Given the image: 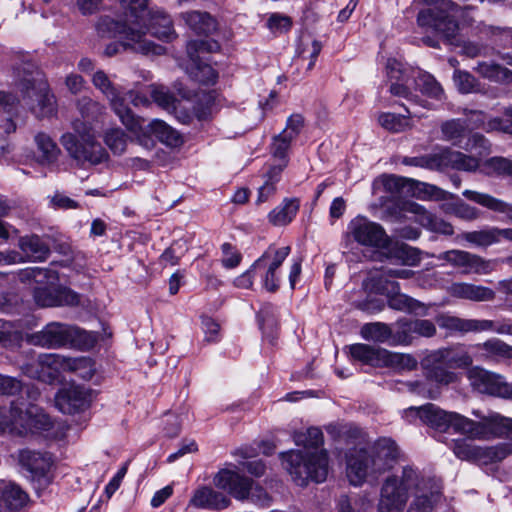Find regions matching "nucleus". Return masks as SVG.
I'll return each mask as SVG.
<instances>
[{
	"instance_id": "nucleus-29",
	"label": "nucleus",
	"mask_w": 512,
	"mask_h": 512,
	"mask_svg": "<svg viewBox=\"0 0 512 512\" xmlns=\"http://www.w3.org/2000/svg\"><path fill=\"white\" fill-rule=\"evenodd\" d=\"M447 291L453 297L475 302L491 301L495 298V292L492 289L466 282L452 283Z\"/></svg>"
},
{
	"instance_id": "nucleus-25",
	"label": "nucleus",
	"mask_w": 512,
	"mask_h": 512,
	"mask_svg": "<svg viewBox=\"0 0 512 512\" xmlns=\"http://www.w3.org/2000/svg\"><path fill=\"white\" fill-rule=\"evenodd\" d=\"M26 395L25 399L21 397L12 401L10 409L13 429L21 436L32 432V402L29 389L26 390Z\"/></svg>"
},
{
	"instance_id": "nucleus-1",
	"label": "nucleus",
	"mask_w": 512,
	"mask_h": 512,
	"mask_svg": "<svg viewBox=\"0 0 512 512\" xmlns=\"http://www.w3.org/2000/svg\"><path fill=\"white\" fill-rule=\"evenodd\" d=\"M413 492L414 499L407 512H432L442 496L441 481L424 477L410 467H404L401 475L388 477L382 487L378 503L379 512H402Z\"/></svg>"
},
{
	"instance_id": "nucleus-59",
	"label": "nucleus",
	"mask_w": 512,
	"mask_h": 512,
	"mask_svg": "<svg viewBox=\"0 0 512 512\" xmlns=\"http://www.w3.org/2000/svg\"><path fill=\"white\" fill-rule=\"evenodd\" d=\"M150 95L154 102L160 107L166 110L176 109V98L174 95L164 86L151 85Z\"/></svg>"
},
{
	"instance_id": "nucleus-36",
	"label": "nucleus",
	"mask_w": 512,
	"mask_h": 512,
	"mask_svg": "<svg viewBox=\"0 0 512 512\" xmlns=\"http://www.w3.org/2000/svg\"><path fill=\"white\" fill-rule=\"evenodd\" d=\"M191 503L196 507L222 509L228 506L229 499L211 488L202 487L195 492Z\"/></svg>"
},
{
	"instance_id": "nucleus-35",
	"label": "nucleus",
	"mask_w": 512,
	"mask_h": 512,
	"mask_svg": "<svg viewBox=\"0 0 512 512\" xmlns=\"http://www.w3.org/2000/svg\"><path fill=\"white\" fill-rule=\"evenodd\" d=\"M351 357L363 364L381 367L384 348L369 344L357 343L349 348Z\"/></svg>"
},
{
	"instance_id": "nucleus-55",
	"label": "nucleus",
	"mask_w": 512,
	"mask_h": 512,
	"mask_svg": "<svg viewBox=\"0 0 512 512\" xmlns=\"http://www.w3.org/2000/svg\"><path fill=\"white\" fill-rule=\"evenodd\" d=\"M14 84L22 93H29L32 84V64L29 60L16 64L13 69Z\"/></svg>"
},
{
	"instance_id": "nucleus-17",
	"label": "nucleus",
	"mask_w": 512,
	"mask_h": 512,
	"mask_svg": "<svg viewBox=\"0 0 512 512\" xmlns=\"http://www.w3.org/2000/svg\"><path fill=\"white\" fill-rule=\"evenodd\" d=\"M451 266L461 269L462 274H489L495 269V262L465 250L452 249L438 256Z\"/></svg>"
},
{
	"instance_id": "nucleus-4",
	"label": "nucleus",
	"mask_w": 512,
	"mask_h": 512,
	"mask_svg": "<svg viewBox=\"0 0 512 512\" xmlns=\"http://www.w3.org/2000/svg\"><path fill=\"white\" fill-rule=\"evenodd\" d=\"M417 3L428 6L421 9L417 15V24L428 28L451 42L459 32V25L471 26L474 18L471 13L475 7L466 5L460 7L452 0H415Z\"/></svg>"
},
{
	"instance_id": "nucleus-46",
	"label": "nucleus",
	"mask_w": 512,
	"mask_h": 512,
	"mask_svg": "<svg viewBox=\"0 0 512 512\" xmlns=\"http://www.w3.org/2000/svg\"><path fill=\"white\" fill-rule=\"evenodd\" d=\"M436 323L441 329L447 331L449 335L456 333L465 334L470 332V319H464L448 313L439 314L436 317Z\"/></svg>"
},
{
	"instance_id": "nucleus-49",
	"label": "nucleus",
	"mask_w": 512,
	"mask_h": 512,
	"mask_svg": "<svg viewBox=\"0 0 512 512\" xmlns=\"http://www.w3.org/2000/svg\"><path fill=\"white\" fill-rule=\"evenodd\" d=\"M453 81L458 91L462 94L481 93L484 91L481 83L467 71L455 70Z\"/></svg>"
},
{
	"instance_id": "nucleus-56",
	"label": "nucleus",
	"mask_w": 512,
	"mask_h": 512,
	"mask_svg": "<svg viewBox=\"0 0 512 512\" xmlns=\"http://www.w3.org/2000/svg\"><path fill=\"white\" fill-rule=\"evenodd\" d=\"M411 116L398 115L394 113H382L378 117L379 124L391 131V132H402L410 128L409 118Z\"/></svg>"
},
{
	"instance_id": "nucleus-57",
	"label": "nucleus",
	"mask_w": 512,
	"mask_h": 512,
	"mask_svg": "<svg viewBox=\"0 0 512 512\" xmlns=\"http://www.w3.org/2000/svg\"><path fill=\"white\" fill-rule=\"evenodd\" d=\"M215 106V98L212 93H203L198 97L193 106V114L199 121L207 120L211 117Z\"/></svg>"
},
{
	"instance_id": "nucleus-51",
	"label": "nucleus",
	"mask_w": 512,
	"mask_h": 512,
	"mask_svg": "<svg viewBox=\"0 0 512 512\" xmlns=\"http://www.w3.org/2000/svg\"><path fill=\"white\" fill-rule=\"evenodd\" d=\"M388 305L392 309L409 313H419V309H424V304L406 294L400 293L399 290L388 296Z\"/></svg>"
},
{
	"instance_id": "nucleus-53",
	"label": "nucleus",
	"mask_w": 512,
	"mask_h": 512,
	"mask_svg": "<svg viewBox=\"0 0 512 512\" xmlns=\"http://www.w3.org/2000/svg\"><path fill=\"white\" fill-rule=\"evenodd\" d=\"M77 109L86 120H98L105 112V106L88 96L77 100Z\"/></svg>"
},
{
	"instance_id": "nucleus-63",
	"label": "nucleus",
	"mask_w": 512,
	"mask_h": 512,
	"mask_svg": "<svg viewBox=\"0 0 512 512\" xmlns=\"http://www.w3.org/2000/svg\"><path fill=\"white\" fill-rule=\"evenodd\" d=\"M291 136H287V133L281 132L278 136L274 137L271 151L274 157L279 160H287V152L292 142Z\"/></svg>"
},
{
	"instance_id": "nucleus-12",
	"label": "nucleus",
	"mask_w": 512,
	"mask_h": 512,
	"mask_svg": "<svg viewBox=\"0 0 512 512\" xmlns=\"http://www.w3.org/2000/svg\"><path fill=\"white\" fill-rule=\"evenodd\" d=\"M290 246L276 248L269 246L267 250L252 264V271H257L262 286L268 292H276L280 287V266L289 256Z\"/></svg>"
},
{
	"instance_id": "nucleus-15",
	"label": "nucleus",
	"mask_w": 512,
	"mask_h": 512,
	"mask_svg": "<svg viewBox=\"0 0 512 512\" xmlns=\"http://www.w3.org/2000/svg\"><path fill=\"white\" fill-rule=\"evenodd\" d=\"M470 384L479 392L512 400V383L500 374L475 366L467 373Z\"/></svg>"
},
{
	"instance_id": "nucleus-52",
	"label": "nucleus",
	"mask_w": 512,
	"mask_h": 512,
	"mask_svg": "<svg viewBox=\"0 0 512 512\" xmlns=\"http://www.w3.org/2000/svg\"><path fill=\"white\" fill-rule=\"evenodd\" d=\"M103 140L115 155H122L126 151L128 136L120 128L107 129L104 133Z\"/></svg>"
},
{
	"instance_id": "nucleus-41",
	"label": "nucleus",
	"mask_w": 512,
	"mask_h": 512,
	"mask_svg": "<svg viewBox=\"0 0 512 512\" xmlns=\"http://www.w3.org/2000/svg\"><path fill=\"white\" fill-rule=\"evenodd\" d=\"M417 360L410 354L392 352L384 348L381 367L391 368L397 371H411L416 369Z\"/></svg>"
},
{
	"instance_id": "nucleus-14",
	"label": "nucleus",
	"mask_w": 512,
	"mask_h": 512,
	"mask_svg": "<svg viewBox=\"0 0 512 512\" xmlns=\"http://www.w3.org/2000/svg\"><path fill=\"white\" fill-rule=\"evenodd\" d=\"M61 142L69 155L78 162L99 164L107 158L105 149L96 141L95 135L78 139L74 134L66 133Z\"/></svg>"
},
{
	"instance_id": "nucleus-64",
	"label": "nucleus",
	"mask_w": 512,
	"mask_h": 512,
	"mask_svg": "<svg viewBox=\"0 0 512 512\" xmlns=\"http://www.w3.org/2000/svg\"><path fill=\"white\" fill-rule=\"evenodd\" d=\"M292 21L288 16L274 13L267 21L268 29L274 34L285 33L290 30Z\"/></svg>"
},
{
	"instance_id": "nucleus-61",
	"label": "nucleus",
	"mask_w": 512,
	"mask_h": 512,
	"mask_svg": "<svg viewBox=\"0 0 512 512\" xmlns=\"http://www.w3.org/2000/svg\"><path fill=\"white\" fill-rule=\"evenodd\" d=\"M20 249L23 254L13 251L6 256L0 255V263L4 264H12L29 261L30 253L32 252V240L31 239H21L19 243Z\"/></svg>"
},
{
	"instance_id": "nucleus-21",
	"label": "nucleus",
	"mask_w": 512,
	"mask_h": 512,
	"mask_svg": "<svg viewBox=\"0 0 512 512\" xmlns=\"http://www.w3.org/2000/svg\"><path fill=\"white\" fill-rule=\"evenodd\" d=\"M89 392L76 385L61 389L55 396V404L57 408L65 414H74L89 406Z\"/></svg>"
},
{
	"instance_id": "nucleus-54",
	"label": "nucleus",
	"mask_w": 512,
	"mask_h": 512,
	"mask_svg": "<svg viewBox=\"0 0 512 512\" xmlns=\"http://www.w3.org/2000/svg\"><path fill=\"white\" fill-rule=\"evenodd\" d=\"M402 163L408 166H416L432 170L441 169V148L436 149L430 154L415 157H405Z\"/></svg>"
},
{
	"instance_id": "nucleus-9",
	"label": "nucleus",
	"mask_w": 512,
	"mask_h": 512,
	"mask_svg": "<svg viewBox=\"0 0 512 512\" xmlns=\"http://www.w3.org/2000/svg\"><path fill=\"white\" fill-rule=\"evenodd\" d=\"M41 370L39 379L45 382H54L59 378V370L73 372L83 380H90L95 374L94 363L89 358H65L60 355H46L44 359L39 357Z\"/></svg>"
},
{
	"instance_id": "nucleus-62",
	"label": "nucleus",
	"mask_w": 512,
	"mask_h": 512,
	"mask_svg": "<svg viewBox=\"0 0 512 512\" xmlns=\"http://www.w3.org/2000/svg\"><path fill=\"white\" fill-rule=\"evenodd\" d=\"M55 242L56 239L52 235H46L43 239L34 235V261L45 260L50 253V248L54 246Z\"/></svg>"
},
{
	"instance_id": "nucleus-7",
	"label": "nucleus",
	"mask_w": 512,
	"mask_h": 512,
	"mask_svg": "<svg viewBox=\"0 0 512 512\" xmlns=\"http://www.w3.org/2000/svg\"><path fill=\"white\" fill-rule=\"evenodd\" d=\"M58 273L51 268L34 267V303L41 307L78 306L81 296L58 284Z\"/></svg>"
},
{
	"instance_id": "nucleus-13",
	"label": "nucleus",
	"mask_w": 512,
	"mask_h": 512,
	"mask_svg": "<svg viewBox=\"0 0 512 512\" xmlns=\"http://www.w3.org/2000/svg\"><path fill=\"white\" fill-rule=\"evenodd\" d=\"M91 81L94 87L107 97L112 110L119 117L121 123L131 130H135L138 126L134 113L125 105V98L120 96L109 76L103 70H98L92 75Z\"/></svg>"
},
{
	"instance_id": "nucleus-22",
	"label": "nucleus",
	"mask_w": 512,
	"mask_h": 512,
	"mask_svg": "<svg viewBox=\"0 0 512 512\" xmlns=\"http://www.w3.org/2000/svg\"><path fill=\"white\" fill-rule=\"evenodd\" d=\"M34 109L37 108L38 117H51L56 114V97L51 92L44 74L34 70Z\"/></svg>"
},
{
	"instance_id": "nucleus-19",
	"label": "nucleus",
	"mask_w": 512,
	"mask_h": 512,
	"mask_svg": "<svg viewBox=\"0 0 512 512\" xmlns=\"http://www.w3.org/2000/svg\"><path fill=\"white\" fill-rule=\"evenodd\" d=\"M79 330L76 327L52 322L47 324L41 331L34 333V345L48 348H58L71 343Z\"/></svg>"
},
{
	"instance_id": "nucleus-3",
	"label": "nucleus",
	"mask_w": 512,
	"mask_h": 512,
	"mask_svg": "<svg viewBox=\"0 0 512 512\" xmlns=\"http://www.w3.org/2000/svg\"><path fill=\"white\" fill-rule=\"evenodd\" d=\"M386 70L391 81L390 93L393 96L404 98L410 103V107H406L410 116L422 118L424 114L418 108L432 109L431 104L415 95L412 88L419 90L422 95L431 99L438 101L444 99V90L433 75L422 71H418L416 75H410V71L396 59H388ZM411 72L415 73L414 71Z\"/></svg>"
},
{
	"instance_id": "nucleus-50",
	"label": "nucleus",
	"mask_w": 512,
	"mask_h": 512,
	"mask_svg": "<svg viewBox=\"0 0 512 512\" xmlns=\"http://www.w3.org/2000/svg\"><path fill=\"white\" fill-rule=\"evenodd\" d=\"M413 320H400L392 328L390 346L410 345L415 336Z\"/></svg>"
},
{
	"instance_id": "nucleus-58",
	"label": "nucleus",
	"mask_w": 512,
	"mask_h": 512,
	"mask_svg": "<svg viewBox=\"0 0 512 512\" xmlns=\"http://www.w3.org/2000/svg\"><path fill=\"white\" fill-rule=\"evenodd\" d=\"M472 116L475 117L474 125L476 127H483L486 131H503L512 134V122L503 121L500 118H494L484 123V115L482 112L474 111Z\"/></svg>"
},
{
	"instance_id": "nucleus-37",
	"label": "nucleus",
	"mask_w": 512,
	"mask_h": 512,
	"mask_svg": "<svg viewBox=\"0 0 512 512\" xmlns=\"http://www.w3.org/2000/svg\"><path fill=\"white\" fill-rule=\"evenodd\" d=\"M150 30L154 37L163 41H171L176 35L171 18L160 10L151 14Z\"/></svg>"
},
{
	"instance_id": "nucleus-10",
	"label": "nucleus",
	"mask_w": 512,
	"mask_h": 512,
	"mask_svg": "<svg viewBox=\"0 0 512 512\" xmlns=\"http://www.w3.org/2000/svg\"><path fill=\"white\" fill-rule=\"evenodd\" d=\"M218 42L212 39L192 40L187 44L189 63L186 67L190 77L201 84H214L218 74L214 68L204 61V54L219 50Z\"/></svg>"
},
{
	"instance_id": "nucleus-39",
	"label": "nucleus",
	"mask_w": 512,
	"mask_h": 512,
	"mask_svg": "<svg viewBox=\"0 0 512 512\" xmlns=\"http://www.w3.org/2000/svg\"><path fill=\"white\" fill-rule=\"evenodd\" d=\"M299 210V202L296 199H285L275 207L268 215L269 222L274 226H285L290 223Z\"/></svg>"
},
{
	"instance_id": "nucleus-26",
	"label": "nucleus",
	"mask_w": 512,
	"mask_h": 512,
	"mask_svg": "<svg viewBox=\"0 0 512 512\" xmlns=\"http://www.w3.org/2000/svg\"><path fill=\"white\" fill-rule=\"evenodd\" d=\"M29 501V495L18 484L0 479V512H18Z\"/></svg>"
},
{
	"instance_id": "nucleus-43",
	"label": "nucleus",
	"mask_w": 512,
	"mask_h": 512,
	"mask_svg": "<svg viewBox=\"0 0 512 512\" xmlns=\"http://www.w3.org/2000/svg\"><path fill=\"white\" fill-rule=\"evenodd\" d=\"M361 337L368 341L388 343L392 340V328L382 322L368 323L360 330Z\"/></svg>"
},
{
	"instance_id": "nucleus-40",
	"label": "nucleus",
	"mask_w": 512,
	"mask_h": 512,
	"mask_svg": "<svg viewBox=\"0 0 512 512\" xmlns=\"http://www.w3.org/2000/svg\"><path fill=\"white\" fill-rule=\"evenodd\" d=\"M148 129L160 142L169 147H178L183 140L181 135L164 121L153 120L149 123Z\"/></svg>"
},
{
	"instance_id": "nucleus-44",
	"label": "nucleus",
	"mask_w": 512,
	"mask_h": 512,
	"mask_svg": "<svg viewBox=\"0 0 512 512\" xmlns=\"http://www.w3.org/2000/svg\"><path fill=\"white\" fill-rule=\"evenodd\" d=\"M19 100L10 92H0V113L7 116L5 131L13 132L16 129L14 118L18 115Z\"/></svg>"
},
{
	"instance_id": "nucleus-27",
	"label": "nucleus",
	"mask_w": 512,
	"mask_h": 512,
	"mask_svg": "<svg viewBox=\"0 0 512 512\" xmlns=\"http://www.w3.org/2000/svg\"><path fill=\"white\" fill-rule=\"evenodd\" d=\"M461 238L474 246L485 248L500 243L502 240L512 242V229L488 227L482 230L464 232Z\"/></svg>"
},
{
	"instance_id": "nucleus-20",
	"label": "nucleus",
	"mask_w": 512,
	"mask_h": 512,
	"mask_svg": "<svg viewBox=\"0 0 512 512\" xmlns=\"http://www.w3.org/2000/svg\"><path fill=\"white\" fill-rule=\"evenodd\" d=\"M404 417L408 421L419 418L423 423L440 431L452 427L455 412H446L434 404H426L420 407H410L404 410Z\"/></svg>"
},
{
	"instance_id": "nucleus-60",
	"label": "nucleus",
	"mask_w": 512,
	"mask_h": 512,
	"mask_svg": "<svg viewBox=\"0 0 512 512\" xmlns=\"http://www.w3.org/2000/svg\"><path fill=\"white\" fill-rule=\"evenodd\" d=\"M0 311L6 314H20L25 311L22 298L15 293L0 295Z\"/></svg>"
},
{
	"instance_id": "nucleus-47",
	"label": "nucleus",
	"mask_w": 512,
	"mask_h": 512,
	"mask_svg": "<svg viewBox=\"0 0 512 512\" xmlns=\"http://www.w3.org/2000/svg\"><path fill=\"white\" fill-rule=\"evenodd\" d=\"M424 365L427 369V378L430 381L442 385H449L457 381V374L448 370L449 367L445 363H429L426 357Z\"/></svg>"
},
{
	"instance_id": "nucleus-45",
	"label": "nucleus",
	"mask_w": 512,
	"mask_h": 512,
	"mask_svg": "<svg viewBox=\"0 0 512 512\" xmlns=\"http://www.w3.org/2000/svg\"><path fill=\"white\" fill-rule=\"evenodd\" d=\"M474 70L490 81L504 82L512 80V72L509 69L493 62H479Z\"/></svg>"
},
{
	"instance_id": "nucleus-11",
	"label": "nucleus",
	"mask_w": 512,
	"mask_h": 512,
	"mask_svg": "<svg viewBox=\"0 0 512 512\" xmlns=\"http://www.w3.org/2000/svg\"><path fill=\"white\" fill-rule=\"evenodd\" d=\"M217 487L228 490L235 498L244 500L250 499L257 505L267 506L269 496L259 486H254L253 481L241 476L237 472L224 469L221 470L214 478Z\"/></svg>"
},
{
	"instance_id": "nucleus-2",
	"label": "nucleus",
	"mask_w": 512,
	"mask_h": 512,
	"mask_svg": "<svg viewBox=\"0 0 512 512\" xmlns=\"http://www.w3.org/2000/svg\"><path fill=\"white\" fill-rule=\"evenodd\" d=\"M297 446L304 450H291L283 453V463L297 485L304 486L309 480L321 483L328 475L327 453L320 447L323 433L319 428L311 427L293 436Z\"/></svg>"
},
{
	"instance_id": "nucleus-28",
	"label": "nucleus",
	"mask_w": 512,
	"mask_h": 512,
	"mask_svg": "<svg viewBox=\"0 0 512 512\" xmlns=\"http://www.w3.org/2000/svg\"><path fill=\"white\" fill-rule=\"evenodd\" d=\"M55 468V459L51 453L34 452V490L37 493L51 484Z\"/></svg>"
},
{
	"instance_id": "nucleus-23",
	"label": "nucleus",
	"mask_w": 512,
	"mask_h": 512,
	"mask_svg": "<svg viewBox=\"0 0 512 512\" xmlns=\"http://www.w3.org/2000/svg\"><path fill=\"white\" fill-rule=\"evenodd\" d=\"M401 210L404 213H411L415 215L416 222L433 232L441 233L444 235H452L454 233V229L450 223L435 217L426 211L421 205L415 202H404L402 204Z\"/></svg>"
},
{
	"instance_id": "nucleus-31",
	"label": "nucleus",
	"mask_w": 512,
	"mask_h": 512,
	"mask_svg": "<svg viewBox=\"0 0 512 512\" xmlns=\"http://www.w3.org/2000/svg\"><path fill=\"white\" fill-rule=\"evenodd\" d=\"M444 168L472 172L478 168L481 169V164L475 157L448 148H441V169Z\"/></svg>"
},
{
	"instance_id": "nucleus-18",
	"label": "nucleus",
	"mask_w": 512,
	"mask_h": 512,
	"mask_svg": "<svg viewBox=\"0 0 512 512\" xmlns=\"http://www.w3.org/2000/svg\"><path fill=\"white\" fill-rule=\"evenodd\" d=\"M511 451V447L506 443L481 447L466 440L455 441L453 447V452L459 459L482 461L483 463L501 461L510 455Z\"/></svg>"
},
{
	"instance_id": "nucleus-6",
	"label": "nucleus",
	"mask_w": 512,
	"mask_h": 512,
	"mask_svg": "<svg viewBox=\"0 0 512 512\" xmlns=\"http://www.w3.org/2000/svg\"><path fill=\"white\" fill-rule=\"evenodd\" d=\"M95 31L100 39L118 37L124 49L143 55H162L165 48L147 37V31L139 22L121 23L110 16H101L95 22Z\"/></svg>"
},
{
	"instance_id": "nucleus-33",
	"label": "nucleus",
	"mask_w": 512,
	"mask_h": 512,
	"mask_svg": "<svg viewBox=\"0 0 512 512\" xmlns=\"http://www.w3.org/2000/svg\"><path fill=\"white\" fill-rule=\"evenodd\" d=\"M34 159L42 165H51L58 159L60 149L53 139L44 133L35 138Z\"/></svg>"
},
{
	"instance_id": "nucleus-16",
	"label": "nucleus",
	"mask_w": 512,
	"mask_h": 512,
	"mask_svg": "<svg viewBox=\"0 0 512 512\" xmlns=\"http://www.w3.org/2000/svg\"><path fill=\"white\" fill-rule=\"evenodd\" d=\"M348 233L360 245L384 248L388 246L390 240L384 228L365 217H356L348 225Z\"/></svg>"
},
{
	"instance_id": "nucleus-34",
	"label": "nucleus",
	"mask_w": 512,
	"mask_h": 512,
	"mask_svg": "<svg viewBox=\"0 0 512 512\" xmlns=\"http://www.w3.org/2000/svg\"><path fill=\"white\" fill-rule=\"evenodd\" d=\"M181 18L197 34L208 35L217 28L215 19L207 12L190 11L181 13Z\"/></svg>"
},
{
	"instance_id": "nucleus-5",
	"label": "nucleus",
	"mask_w": 512,
	"mask_h": 512,
	"mask_svg": "<svg viewBox=\"0 0 512 512\" xmlns=\"http://www.w3.org/2000/svg\"><path fill=\"white\" fill-rule=\"evenodd\" d=\"M399 456L396 443L390 438L379 439L370 452L359 450L347 459V477L352 485H361L368 477L376 479L391 469Z\"/></svg>"
},
{
	"instance_id": "nucleus-38",
	"label": "nucleus",
	"mask_w": 512,
	"mask_h": 512,
	"mask_svg": "<svg viewBox=\"0 0 512 512\" xmlns=\"http://www.w3.org/2000/svg\"><path fill=\"white\" fill-rule=\"evenodd\" d=\"M476 347L483 351L482 358L485 360L512 359V346L500 339H489L484 343L477 344Z\"/></svg>"
},
{
	"instance_id": "nucleus-8",
	"label": "nucleus",
	"mask_w": 512,
	"mask_h": 512,
	"mask_svg": "<svg viewBox=\"0 0 512 512\" xmlns=\"http://www.w3.org/2000/svg\"><path fill=\"white\" fill-rule=\"evenodd\" d=\"M473 414L481 418V420L476 422L455 413L452 428L470 439L512 438V418L504 417L497 413H491L485 417H481L476 411Z\"/></svg>"
},
{
	"instance_id": "nucleus-32",
	"label": "nucleus",
	"mask_w": 512,
	"mask_h": 512,
	"mask_svg": "<svg viewBox=\"0 0 512 512\" xmlns=\"http://www.w3.org/2000/svg\"><path fill=\"white\" fill-rule=\"evenodd\" d=\"M463 196L475 202L489 210L494 212L505 214L506 217L512 221V204H508L498 198H495L489 194L481 193L473 190H464Z\"/></svg>"
},
{
	"instance_id": "nucleus-30",
	"label": "nucleus",
	"mask_w": 512,
	"mask_h": 512,
	"mask_svg": "<svg viewBox=\"0 0 512 512\" xmlns=\"http://www.w3.org/2000/svg\"><path fill=\"white\" fill-rule=\"evenodd\" d=\"M429 363H445L449 368H465L472 364L470 354L463 349L442 348L427 355Z\"/></svg>"
},
{
	"instance_id": "nucleus-48",
	"label": "nucleus",
	"mask_w": 512,
	"mask_h": 512,
	"mask_svg": "<svg viewBox=\"0 0 512 512\" xmlns=\"http://www.w3.org/2000/svg\"><path fill=\"white\" fill-rule=\"evenodd\" d=\"M481 172L488 176H512V160L505 157H491L481 164Z\"/></svg>"
},
{
	"instance_id": "nucleus-24",
	"label": "nucleus",
	"mask_w": 512,
	"mask_h": 512,
	"mask_svg": "<svg viewBox=\"0 0 512 512\" xmlns=\"http://www.w3.org/2000/svg\"><path fill=\"white\" fill-rule=\"evenodd\" d=\"M65 435V426L54 421L41 409L34 410V442H50L61 439Z\"/></svg>"
},
{
	"instance_id": "nucleus-42",
	"label": "nucleus",
	"mask_w": 512,
	"mask_h": 512,
	"mask_svg": "<svg viewBox=\"0 0 512 512\" xmlns=\"http://www.w3.org/2000/svg\"><path fill=\"white\" fill-rule=\"evenodd\" d=\"M388 275V271L382 272L376 275H371L365 282L364 286L370 292L376 294L386 295L387 297L390 294L397 292L399 290V284L396 281H392Z\"/></svg>"
}]
</instances>
